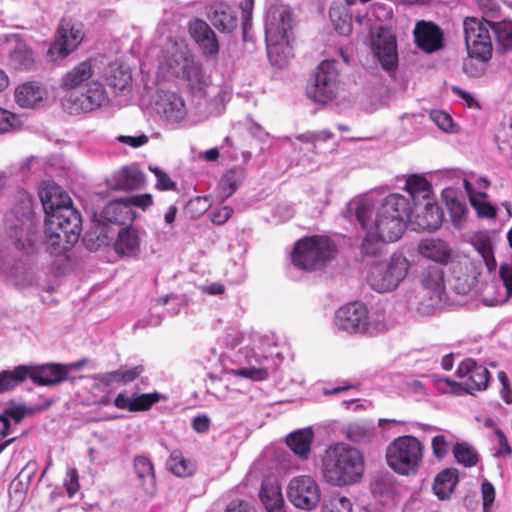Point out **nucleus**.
<instances>
[{
  "instance_id": "40",
  "label": "nucleus",
  "mask_w": 512,
  "mask_h": 512,
  "mask_svg": "<svg viewBox=\"0 0 512 512\" xmlns=\"http://www.w3.org/2000/svg\"><path fill=\"white\" fill-rule=\"evenodd\" d=\"M256 364H250L247 367L232 369L231 374L236 377H244L255 381H262L268 378V369L262 366V361L255 359Z\"/></svg>"
},
{
  "instance_id": "32",
  "label": "nucleus",
  "mask_w": 512,
  "mask_h": 512,
  "mask_svg": "<svg viewBox=\"0 0 512 512\" xmlns=\"http://www.w3.org/2000/svg\"><path fill=\"white\" fill-rule=\"evenodd\" d=\"M259 496L267 512H285V502L280 486L262 484Z\"/></svg>"
},
{
  "instance_id": "26",
  "label": "nucleus",
  "mask_w": 512,
  "mask_h": 512,
  "mask_svg": "<svg viewBox=\"0 0 512 512\" xmlns=\"http://www.w3.org/2000/svg\"><path fill=\"white\" fill-rule=\"evenodd\" d=\"M145 176L136 166H126L117 171L110 183L113 190H136L144 184Z\"/></svg>"
},
{
  "instance_id": "28",
  "label": "nucleus",
  "mask_w": 512,
  "mask_h": 512,
  "mask_svg": "<svg viewBox=\"0 0 512 512\" xmlns=\"http://www.w3.org/2000/svg\"><path fill=\"white\" fill-rule=\"evenodd\" d=\"M45 96V90L36 82H26L15 90V100L23 108L37 106Z\"/></svg>"
},
{
  "instance_id": "21",
  "label": "nucleus",
  "mask_w": 512,
  "mask_h": 512,
  "mask_svg": "<svg viewBox=\"0 0 512 512\" xmlns=\"http://www.w3.org/2000/svg\"><path fill=\"white\" fill-rule=\"evenodd\" d=\"M372 49L383 69L393 70L397 67L398 55L395 37L379 35L373 41Z\"/></svg>"
},
{
  "instance_id": "58",
  "label": "nucleus",
  "mask_w": 512,
  "mask_h": 512,
  "mask_svg": "<svg viewBox=\"0 0 512 512\" xmlns=\"http://www.w3.org/2000/svg\"><path fill=\"white\" fill-rule=\"evenodd\" d=\"M92 379L106 386H110L115 383L122 384L120 369L94 374Z\"/></svg>"
},
{
  "instance_id": "45",
  "label": "nucleus",
  "mask_w": 512,
  "mask_h": 512,
  "mask_svg": "<svg viewBox=\"0 0 512 512\" xmlns=\"http://www.w3.org/2000/svg\"><path fill=\"white\" fill-rule=\"evenodd\" d=\"M386 242L382 241L374 232L366 230V236L361 245V252L366 257L376 256L383 251Z\"/></svg>"
},
{
  "instance_id": "48",
  "label": "nucleus",
  "mask_w": 512,
  "mask_h": 512,
  "mask_svg": "<svg viewBox=\"0 0 512 512\" xmlns=\"http://www.w3.org/2000/svg\"><path fill=\"white\" fill-rule=\"evenodd\" d=\"M476 278L466 274H455L452 288L459 295H467L475 285Z\"/></svg>"
},
{
  "instance_id": "61",
  "label": "nucleus",
  "mask_w": 512,
  "mask_h": 512,
  "mask_svg": "<svg viewBox=\"0 0 512 512\" xmlns=\"http://www.w3.org/2000/svg\"><path fill=\"white\" fill-rule=\"evenodd\" d=\"M500 277L506 288L507 295L512 297V260L500 266Z\"/></svg>"
},
{
  "instance_id": "51",
  "label": "nucleus",
  "mask_w": 512,
  "mask_h": 512,
  "mask_svg": "<svg viewBox=\"0 0 512 512\" xmlns=\"http://www.w3.org/2000/svg\"><path fill=\"white\" fill-rule=\"evenodd\" d=\"M189 32L198 44L199 42H203L206 36L211 35V28L205 21L197 19L191 22Z\"/></svg>"
},
{
  "instance_id": "14",
  "label": "nucleus",
  "mask_w": 512,
  "mask_h": 512,
  "mask_svg": "<svg viewBox=\"0 0 512 512\" xmlns=\"http://www.w3.org/2000/svg\"><path fill=\"white\" fill-rule=\"evenodd\" d=\"M334 323L337 329L349 334L370 333L368 311L361 302H352L337 310Z\"/></svg>"
},
{
  "instance_id": "9",
  "label": "nucleus",
  "mask_w": 512,
  "mask_h": 512,
  "mask_svg": "<svg viewBox=\"0 0 512 512\" xmlns=\"http://www.w3.org/2000/svg\"><path fill=\"white\" fill-rule=\"evenodd\" d=\"M339 70L335 60H324L316 68L307 85V95L314 102L326 104L338 92Z\"/></svg>"
},
{
  "instance_id": "63",
  "label": "nucleus",
  "mask_w": 512,
  "mask_h": 512,
  "mask_svg": "<svg viewBox=\"0 0 512 512\" xmlns=\"http://www.w3.org/2000/svg\"><path fill=\"white\" fill-rule=\"evenodd\" d=\"M253 6L254 0H243L240 3V9L242 12V28L244 33H246L248 28L250 27Z\"/></svg>"
},
{
  "instance_id": "34",
  "label": "nucleus",
  "mask_w": 512,
  "mask_h": 512,
  "mask_svg": "<svg viewBox=\"0 0 512 512\" xmlns=\"http://www.w3.org/2000/svg\"><path fill=\"white\" fill-rule=\"evenodd\" d=\"M472 244L482 257L488 270L493 271L496 268L497 263L494 257V248L491 237L487 233H477L472 238Z\"/></svg>"
},
{
  "instance_id": "6",
  "label": "nucleus",
  "mask_w": 512,
  "mask_h": 512,
  "mask_svg": "<svg viewBox=\"0 0 512 512\" xmlns=\"http://www.w3.org/2000/svg\"><path fill=\"white\" fill-rule=\"evenodd\" d=\"M335 252L333 242L324 236H311L298 240L291 254L293 265L303 271L324 267Z\"/></svg>"
},
{
  "instance_id": "62",
  "label": "nucleus",
  "mask_w": 512,
  "mask_h": 512,
  "mask_svg": "<svg viewBox=\"0 0 512 512\" xmlns=\"http://www.w3.org/2000/svg\"><path fill=\"white\" fill-rule=\"evenodd\" d=\"M233 209L229 206H223L211 211V221L216 225H223L232 216Z\"/></svg>"
},
{
  "instance_id": "2",
  "label": "nucleus",
  "mask_w": 512,
  "mask_h": 512,
  "mask_svg": "<svg viewBox=\"0 0 512 512\" xmlns=\"http://www.w3.org/2000/svg\"><path fill=\"white\" fill-rule=\"evenodd\" d=\"M97 68V60L90 58L78 63L62 76L60 86L64 90L75 89L85 83L81 93H72L63 103L70 114L93 112L110 103L105 85L99 78L92 79Z\"/></svg>"
},
{
  "instance_id": "47",
  "label": "nucleus",
  "mask_w": 512,
  "mask_h": 512,
  "mask_svg": "<svg viewBox=\"0 0 512 512\" xmlns=\"http://www.w3.org/2000/svg\"><path fill=\"white\" fill-rule=\"evenodd\" d=\"M169 469L178 477H185L192 473L191 463L176 452L172 453L168 461Z\"/></svg>"
},
{
  "instance_id": "44",
  "label": "nucleus",
  "mask_w": 512,
  "mask_h": 512,
  "mask_svg": "<svg viewBox=\"0 0 512 512\" xmlns=\"http://www.w3.org/2000/svg\"><path fill=\"white\" fill-rule=\"evenodd\" d=\"M453 454L456 461L466 467H472L477 464L478 457L476 451L466 443H457L453 447Z\"/></svg>"
},
{
  "instance_id": "27",
  "label": "nucleus",
  "mask_w": 512,
  "mask_h": 512,
  "mask_svg": "<svg viewBox=\"0 0 512 512\" xmlns=\"http://www.w3.org/2000/svg\"><path fill=\"white\" fill-rule=\"evenodd\" d=\"M313 439L314 433L308 427L291 432L286 438V443L299 458L307 459L311 452Z\"/></svg>"
},
{
  "instance_id": "24",
  "label": "nucleus",
  "mask_w": 512,
  "mask_h": 512,
  "mask_svg": "<svg viewBox=\"0 0 512 512\" xmlns=\"http://www.w3.org/2000/svg\"><path fill=\"white\" fill-rule=\"evenodd\" d=\"M99 79H104L114 95L122 93L131 83L132 75L128 67L118 63H110Z\"/></svg>"
},
{
  "instance_id": "30",
  "label": "nucleus",
  "mask_w": 512,
  "mask_h": 512,
  "mask_svg": "<svg viewBox=\"0 0 512 512\" xmlns=\"http://www.w3.org/2000/svg\"><path fill=\"white\" fill-rule=\"evenodd\" d=\"M419 252L423 257L436 262L446 263L451 253L447 244L440 239H425L419 244Z\"/></svg>"
},
{
  "instance_id": "60",
  "label": "nucleus",
  "mask_w": 512,
  "mask_h": 512,
  "mask_svg": "<svg viewBox=\"0 0 512 512\" xmlns=\"http://www.w3.org/2000/svg\"><path fill=\"white\" fill-rule=\"evenodd\" d=\"M205 55H215L219 51L218 41L214 31L211 29V35L206 36L203 42L198 43Z\"/></svg>"
},
{
  "instance_id": "49",
  "label": "nucleus",
  "mask_w": 512,
  "mask_h": 512,
  "mask_svg": "<svg viewBox=\"0 0 512 512\" xmlns=\"http://www.w3.org/2000/svg\"><path fill=\"white\" fill-rule=\"evenodd\" d=\"M372 436L371 429L362 423H353L347 427V437L353 442H363Z\"/></svg>"
},
{
  "instance_id": "12",
  "label": "nucleus",
  "mask_w": 512,
  "mask_h": 512,
  "mask_svg": "<svg viewBox=\"0 0 512 512\" xmlns=\"http://www.w3.org/2000/svg\"><path fill=\"white\" fill-rule=\"evenodd\" d=\"M161 68L170 75L186 79L192 83H200L203 78L202 66L188 52L184 46H173L161 64Z\"/></svg>"
},
{
  "instance_id": "55",
  "label": "nucleus",
  "mask_w": 512,
  "mask_h": 512,
  "mask_svg": "<svg viewBox=\"0 0 512 512\" xmlns=\"http://www.w3.org/2000/svg\"><path fill=\"white\" fill-rule=\"evenodd\" d=\"M150 171L153 172L157 178L156 188L159 190H174L176 184L171 180L168 174L163 172L158 167H149Z\"/></svg>"
},
{
  "instance_id": "38",
  "label": "nucleus",
  "mask_w": 512,
  "mask_h": 512,
  "mask_svg": "<svg viewBox=\"0 0 512 512\" xmlns=\"http://www.w3.org/2000/svg\"><path fill=\"white\" fill-rule=\"evenodd\" d=\"M490 30L493 31L495 39L504 50L512 48V21L491 22Z\"/></svg>"
},
{
  "instance_id": "57",
  "label": "nucleus",
  "mask_w": 512,
  "mask_h": 512,
  "mask_svg": "<svg viewBox=\"0 0 512 512\" xmlns=\"http://www.w3.org/2000/svg\"><path fill=\"white\" fill-rule=\"evenodd\" d=\"M431 446L434 456L438 459H442L446 456L450 448V444L444 435L433 437Z\"/></svg>"
},
{
  "instance_id": "37",
  "label": "nucleus",
  "mask_w": 512,
  "mask_h": 512,
  "mask_svg": "<svg viewBox=\"0 0 512 512\" xmlns=\"http://www.w3.org/2000/svg\"><path fill=\"white\" fill-rule=\"evenodd\" d=\"M245 179V171L241 167H235L226 172L220 181V189L225 197H230Z\"/></svg>"
},
{
  "instance_id": "22",
  "label": "nucleus",
  "mask_w": 512,
  "mask_h": 512,
  "mask_svg": "<svg viewBox=\"0 0 512 512\" xmlns=\"http://www.w3.org/2000/svg\"><path fill=\"white\" fill-rule=\"evenodd\" d=\"M411 224L423 231H435L438 229L443 220V212L441 208L434 202L427 200L423 207H419L417 213H411Z\"/></svg>"
},
{
  "instance_id": "7",
  "label": "nucleus",
  "mask_w": 512,
  "mask_h": 512,
  "mask_svg": "<svg viewBox=\"0 0 512 512\" xmlns=\"http://www.w3.org/2000/svg\"><path fill=\"white\" fill-rule=\"evenodd\" d=\"M423 450V444L416 437L400 436L394 439L387 448V463L398 474H413L422 463Z\"/></svg>"
},
{
  "instance_id": "56",
  "label": "nucleus",
  "mask_w": 512,
  "mask_h": 512,
  "mask_svg": "<svg viewBox=\"0 0 512 512\" xmlns=\"http://www.w3.org/2000/svg\"><path fill=\"white\" fill-rule=\"evenodd\" d=\"M431 120L443 131L450 132L453 126L452 118L444 111L434 110L430 113Z\"/></svg>"
},
{
  "instance_id": "5",
  "label": "nucleus",
  "mask_w": 512,
  "mask_h": 512,
  "mask_svg": "<svg viewBox=\"0 0 512 512\" xmlns=\"http://www.w3.org/2000/svg\"><path fill=\"white\" fill-rule=\"evenodd\" d=\"M38 194L49 225L57 224L68 242L75 243L82 230V220L80 213L71 206L69 195L51 181L43 182Z\"/></svg>"
},
{
  "instance_id": "33",
  "label": "nucleus",
  "mask_w": 512,
  "mask_h": 512,
  "mask_svg": "<svg viewBox=\"0 0 512 512\" xmlns=\"http://www.w3.org/2000/svg\"><path fill=\"white\" fill-rule=\"evenodd\" d=\"M422 285L428 293H431V299L440 300L444 291L443 271L437 266L429 267L423 272Z\"/></svg>"
},
{
  "instance_id": "11",
  "label": "nucleus",
  "mask_w": 512,
  "mask_h": 512,
  "mask_svg": "<svg viewBox=\"0 0 512 512\" xmlns=\"http://www.w3.org/2000/svg\"><path fill=\"white\" fill-rule=\"evenodd\" d=\"M463 26L469 56L481 61L490 59L492 54L491 22L477 18H467Z\"/></svg>"
},
{
  "instance_id": "15",
  "label": "nucleus",
  "mask_w": 512,
  "mask_h": 512,
  "mask_svg": "<svg viewBox=\"0 0 512 512\" xmlns=\"http://www.w3.org/2000/svg\"><path fill=\"white\" fill-rule=\"evenodd\" d=\"M5 42L8 45L7 66L18 72L33 70L36 56L30 45L19 34L7 35Z\"/></svg>"
},
{
  "instance_id": "54",
  "label": "nucleus",
  "mask_w": 512,
  "mask_h": 512,
  "mask_svg": "<svg viewBox=\"0 0 512 512\" xmlns=\"http://www.w3.org/2000/svg\"><path fill=\"white\" fill-rule=\"evenodd\" d=\"M64 486L66 488L69 498H72L79 490V475L75 468H68L64 479Z\"/></svg>"
},
{
  "instance_id": "10",
  "label": "nucleus",
  "mask_w": 512,
  "mask_h": 512,
  "mask_svg": "<svg viewBox=\"0 0 512 512\" xmlns=\"http://www.w3.org/2000/svg\"><path fill=\"white\" fill-rule=\"evenodd\" d=\"M292 29V13L281 4L271 5L265 18V37L268 55L278 46L289 44V32Z\"/></svg>"
},
{
  "instance_id": "25",
  "label": "nucleus",
  "mask_w": 512,
  "mask_h": 512,
  "mask_svg": "<svg viewBox=\"0 0 512 512\" xmlns=\"http://www.w3.org/2000/svg\"><path fill=\"white\" fill-rule=\"evenodd\" d=\"M160 395L157 392L144 393V394H132L127 396L124 393H119L114 399V405L118 409L127 410L129 412L146 411L153 404L158 402Z\"/></svg>"
},
{
  "instance_id": "41",
  "label": "nucleus",
  "mask_w": 512,
  "mask_h": 512,
  "mask_svg": "<svg viewBox=\"0 0 512 512\" xmlns=\"http://www.w3.org/2000/svg\"><path fill=\"white\" fill-rule=\"evenodd\" d=\"M404 189L413 199L420 195L426 198L430 191V184L425 177L412 175L406 180Z\"/></svg>"
},
{
  "instance_id": "35",
  "label": "nucleus",
  "mask_w": 512,
  "mask_h": 512,
  "mask_svg": "<svg viewBox=\"0 0 512 512\" xmlns=\"http://www.w3.org/2000/svg\"><path fill=\"white\" fill-rule=\"evenodd\" d=\"M28 366L19 365L13 370L0 372V394L14 389L27 379Z\"/></svg>"
},
{
  "instance_id": "53",
  "label": "nucleus",
  "mask_w": 512,
  "mask_h": 512,
  "mask_svg": "<svg viewBox=\"0 0 512 512\" xmlns=\"http://www.w3.org/2000/svg\"><path fill=\"white\" fill-rule=\"evenodd\" d=\"M470 203L476 210L478 216L486 218H494L496 216V209L489 203L478 199L477 196L470 194Z\"/></svg>"
},
{
  "instance_id": "13",
  "label": "nucleus",
  "mask_w": 512,
  "mask_h": 512,
  "mask_svg": "<svg viewBox=\"0 0 512 512\" xmlns=\"http://www.w3.org/2000/svg\"><path fill=\"white\" fill-rule=\"evenodd\" d=\"M288 500L298 509L311 511L321 500V491L316 480L310 475L293 477L286 488Z\"/></svg>"
},
{
  "instance_id": "59",
  "label": "nucleus",
  "mask_w": 512,
  "mask_h": 512,
  "mask_svg": "<svg viewBox=\"0 0 512 512\" xmlns=\"http://www.w3.org/2000/svg\"><path fill=\"white\" fill-rule=\"evenodd\" d=\"M119 369L123 385L133 382L144 372L143 365H137L134 367L121 366Z\"/></svg>"
},
{
  "instance_id": "8",
  "label": "nucleus",
  "mask_w": 512,
  "mask_h": 512,
  "mask_svg": "<svg viewBox=\"0 0 512 512\" xmlns=\"http://www.w3.org/2000/svg\"><path fill=\"white\" fill-rule=\"evenodd\" d=\"M409 261L401 253H394L387 262L374 264L368 275V283L377 292L394 290L406 277Z\"/></svg>"
},
{
  "instance_id": "18",
  "label": "nucleus",
  "mask_w": 512,
  "mask_h": 512,
  "mask_svg": "<svg viewBox=\"0 0 512 512\" xmlns=\"http://www.w3.org/2000/svg\"><path fill=\"white\" fill-rule=\"evenodd\" d=\"M457 375L466 378L463 385L469 394L486 389L489 382L488 369L471 358L463 360L458 365Z\"/></svg>"
},
{
  "instance_id": "23",
  "label": "nucleus",
  "mask_w": 512,
  "mask_h": 512,
  "mask_svg": "<svg viewBox=\"0 0 512 512\" xmlns=\"http://www.w3.org/2000/svg\"><path fill=\"white\" fill-rule=\"evenodd\" d=\"M157 111L169 122H180L186 114L187 108L184 99L174 92H166L156 104Z\"/></svg>"
},
{
  "instance_id": "64",
  "label": "nucleus",
  "mask_w": 512,
  "mask_h": 512,
  "mask_svg": "<svg viewBox=\"0 0 512 512\" xmlns=\"http://www.w3.org/2000/svg\"><path fill=\"white\" fill-rule=\"evenodd\" d=\"M225 512H256V509L249 502L237 499L229 503Z\"/></svg>"
},
{
  "instance_id": "3",
  "label": "nucleus",
  "mask_w": 512,
  "mask_h": 512,
  "mask_svg": "<svg viewBox=\"0 0 512 512\" xmlns=\"http://www.w3.org/2000/svg\"><path fill=\"white\" fill-rule=\"evenodd\" d=\"M39 222L33 211V200L26 191H19L16 202L6 213L4 229L16 249L33 254L41 243Z\"/></svg>"
},
{
  "instance_id": "31",
  "label": "nucleus",
  "mask_w": 512,
  "mask_h": 512,
  "mask_svg": "<svg viewBox=\"0 0 512 512\" xmlns=\"http://www.w3.org/2000/svg\"><path fill=\"white\" fill-rule=\"evenodd\" d=\"M134 470L145 492L153 494L155 491V474L150 459L145 456L135 457Z\"/></svg>"
},
{
  "instance_id": "50",
  "label": "nucleus",
  "mask_w": 512,
  "mask_h": 512,
  "mask_svg": "<svg viewBox=\"0 0 512 512\" xmlns=\"http://www.w3.org/2000/svg\"><path fill=\"white\" fill-rule=\"evenodd\" d=\"M31 413V409L27 408L24 405H11L6 407L2 414L9 419L10 423L14 422L15 425H18L22 422L26 415Z\"/></svg>"
},
{
  "instance_id": "43",
  "label": "nucleus",
  "mask_w": 512,
  "mask_h": 512,
  "mask_svg": "<svg viewBox=\"0 0 512 512\" xmlns=\"http://www.w3.org/2000/svg\"><path fill=\"white\" fill-rule=\"evenodd\" d=\"M322 512H353V505L349 498L333 494L324 501Z\"/></svg>"
},
{
  "instance_id": "17",
  "label": "nucleus",
  "mask_w": 512,
  "mask_h": 512,
  "mask_svg": "<svg viewBox=\"0 0 512 512\" xmlns=\"http://www.w3.org/2000/svg\"><path fill=\"white\" fill-rule=\"evenodd\" d=\"M152 203L153 199L150 194L126 196L110 202L105 207L104 213L108 221L123 224L127 220H130V213L128 211L130 207L134 206L146 209L151 206Z\"/></svg>"
},
{
  "instance_id": "20",
  "label": "nucleus",
  "mask_w": 512,
  "mask_h": 512,
  "mask_svg": "<svg viewBox=\"0 0 512 512\" xmlns=\"http://www.w3.org/2000/svg\"><path fill=\"white\" fill-rule=\"evenodd\" d=\"M28 366L27 378L39 386H52L61 383L67 378L66 366L60 364H46L42 366Z\"/></svg>"
},
{
  "instance_id": "16",
  "label": "nucleus",
  "mask_w": 512,
  "mask_h": 512,
  "mask_svg": "<svg viewBox=\"0 0 512 512\" xmlns=\"http://www.w3.org/2000/svg\"><path fill=\"white\" fill-rule=\"evenodd\" d=\"M83 38L84 32L81 24L63 20L57 31V39L48 49V55L52 59L55 56L66 57L80 45Z\"/></svg>"
},
{
  "instance_id": "36",
  "label": "nucleus",
  "mask_w": 512,
  "mask_h": 512,
  "mask_svg": "<svg viewBox=\"0 0 512 512\" xmlns=\"http://www.w3.org/2000/svg\"><path fill=\"white\" fill-rule=\"evenodd\" d=\"M457 483V476L450 470H444L437 475L434 481L433 490L436 496L445 500L449 498Z\"/></svg>"
},
{
  "instance_id": "19",
  "label": "nucleus",
  "mask_w": 512,
  "mask_h": 512,
  "mask_svg": "<svg viewBox=\"0 0 512 512\" xmlns=\"http://www.w3.org/2000/svg\"><path fill=\"white\" fill-rule=\"evenodd\" d=\"M414 40L419 49L433 53L443 46V33L433 22L420 20L413 30Z\"/></svg>"
},
{
  "instance_id": "46",
  "label": "nucleus",
  "mask_w": 512,
  "mask_h": 512,
  "mask_svg": "<svg viewBox=\"0 0 512 512\" xmlns=\"http://www.w3.org/2000/svg\"><path fill=\"white\" fill-rule=\"evenodd\" d=\"M446 205L447 208L449 209L454 226L457 228H461L467 213L466 204L456 198H451L447 199Z\"/></svg>"
},
{
  "instance_id": "1",
  "label": "nucleus",
  "mask_w": 512,
  "mask_h": 512,
  "mask_svg": "<svg viewBox=\"0 0 512 512\" xmlns=\"http://www.w3.org/2000/svg\"><path fill=\"white\" fill-rule=\"evenodd\" d=\"M355 216L364 230L374 232L382 241L395 242L403 235L406 223L412 221L411 203L403 195L392 193L386 196L378 207L374 220H371L374 202L365 197L351 204Z\"/></svg>"
},
{
  "instance_id": "52",
  "label": "nucleus",
  "mask_w": 512,
  "mask_h": 512,
  "mask_svg": "<svg viewBox=\"0 0 512 512\" xmlns=\"http://www.w3.org/2000/svg\"><path fill=\"white\" fill-rule=\"evenodd\" d=\"M45 226H46V237H47V244L52 247L53 249H56L59 247L60 242L62 240L61 233H63L66 242H68V238L66 237L64 231H62L57 224H51L49 225L48 219H45Z\"/></svg>"
},
{
  "instance_id": "42",
  "label": "nucleus",
  "mask_w": 512,
  "mask_h": 512,
  "mask_svg": "<svg viewBox=\"0 0 512 512\" xmlns=\"http://www.w3.org/2000/svg\"><path fill=\"white\" fill-rule=\"evenodd\" d=\"M37 470L38 463L35 460H30L12 481L11 487L17 490H27Z\"/></svg>"
},
{
  "instance_id": "29",
  "label": "nucleus",
  "mask_w": 512,
  "mask_h": 512,
  "mask_svg": "<svg viewBox=\"0 0 512 512\" xmlns=\"http://www.w3.org/2000/svg\"><path fill=\"white\" fill-rule=\"evenodd\" d=\"M115 250L126 257H136L140 251V239L134 228L122 229L115 242Z\"/></svg>"
},
{
  "instance_id": "39",
  "label": "nucleus",
  "mask_w": 512,
  "mask_h": 512,
  "mask_svg": "<svg viewBox=\"0 0 512 512\" xmlns=\"http://www.w3.org/2000/svg\"><path fill=\"white\" fill-rule=\"evenodd\" d=\"M210 19L214 27L221 32L230 33L237 27V18L229 10L217 9Z\"/></svg>"
},
{
  "instance_id": "4",
  "label": "nucleus",
  "mask_w": 512,
  "mask_h": 512,
  "mask_svg": "<svg viewBox=\"0 0 512 512\" xmlns=\"http://www.w3.org/2000/svg\"><path fill=\"white\" fill-rule=\"evenodd\" d=\"M365 462L362 453L346 443L329 446L322 458V476L330 485L343 487L362 478Z\"/></svg>"
}]
</instances>
